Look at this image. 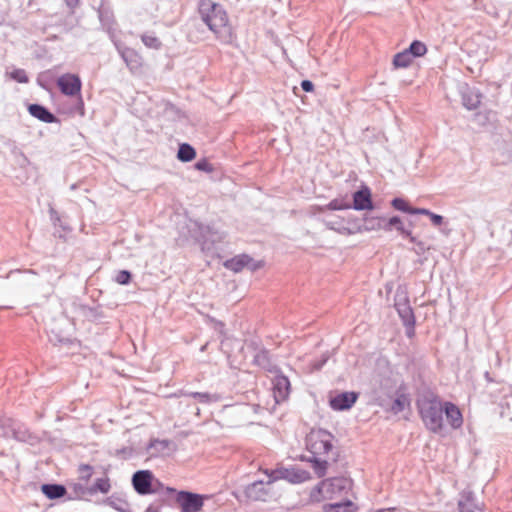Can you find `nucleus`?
I'll return each mask as SVG.
<instances>
[{
	"label": "nucleus",
	"mask_w": 512,
	"mask_h": 512,
	"mask_svg": "<svg viewBox=\"0 0 512 512\" xmlns=\"http://www.w3.org/2000/svg\"><path fill=\"white\" fill-rule=\"evenodd\" d=\"M380 221L383 222V224L379 222L378 226L386 232L396 229L403 237L408 238L411 243L416 242V238L412 235L411 229L404 226V223L399 216H392L388 220L381 219Z\"/></svg>",
	"instance_id": "obj_10"
},
{
	"label": "nucleus",
	"mask_w": 512,
	"mask_h": 512,
	"mask_svg": "<svg viewBox=\"0 0 512 512\" xmlns=\"http://www.w3.org/2000/svg\"><path fill=\"white\" fill-rule=\"evenodd\" d=\"M328 459H330L329 456H327V459H322L321 456H312L309 459V462L312 463V467L314 469L315 474L319 478L323 477L326 474L327 466H328Z\"/></svg>",
	"instance_id": "obj_28"
},
{
	"label": "nucleus",
	"mask_w": 512,
	"mask_h": 512,
	"mask_svg": "<svg viewBox=\"0 0 512 512\" xmlns=\"http://www.w3.org/2000/svg\"><path fill=\"white\" fill-rule=\"evenodd\" d=\"M10 77L18 83H27L29 81L24 69H14L10 72Z\"/></svg>",
	"instance_id": "obj_37"
},
{
	"label": "nucleus",
	"mask_w": 512,
	"mask_h": 512,
	"mask_svg": "<svg viewBox=\"0 0 512 512\" xmlns=\"http://www.w3.org/2000/svg\"><path fill=\"white\" fill-rule=\"evenodd\" d=\"M195 168L199 171H204V172H212V170H213L212 165L206 159L197 161L195 164Z\"/></svg>",
	"instance_id": "obj_41"
},
{
	"label": "nucleus",
	"mask_w": 512,
	"mask_h": 512,
	"mask_svg": "<svg viewBox=\"0 0 512 512\" xmlns=\"http://www.w3.org/2000/svg\"><path fill=\"white\" fill-rule=\"evenodd\" d=\"M196 156L195 149L188 143H182L179 145L178 152H177V158L181 162H190L192 161Z\"/></svg>",
	"instance_id": "obj_27"
},
{
	"label": "nucleus",
	"mask_w": 512,
	"mask_h": 512,
	"mask_svg": "<svg viewBox=\"0 0 512 512\" xmlns=\"http://www.w3.org/2000/svg\"><path fill=\"white\" fill-rule=\"evenodd\" d=\"M431 212L432 211H430L429 209H426V208H413L412 211H411V214L412 215H426V216H429Z\"/></svg>",
	"instance_id": "obj_44"
},
{
	"label": "nucleus",
	"mask_w": 512,
	"mask_h": 512,
	"mask_svg": "<svg viewBox=\"0 0 512 512\" xmlns=\"http://www.w3.org/2000/svg\"><path fill=\"white\" fill-rule=\"evenodd\" d=\"M310 478V473L304 469L297 467L286 468L285 480L292 484H300Z\"/></svg>",
	"instance_id": "obj_22"
},
{
	"label": "nucleus",
	"mask_w": 512,
	"mask_h": 512,
	"mask_svg": "<svg viewBox=\"0 0 512 512\" xmlns=\"http://www.w3.org/2000/svg\"><path fill=\"white\" fill-rule=\"evenodd\" d=\"M405 402H406V399L405 397L402 395V396H399L397 397L393 403H392V406H391V410L394 412V413H399V412H402L405 408Z\"/></svg>",
	"instance_id": "obj_39"
},
{
	"label": "nucleus",
	"mask_w": 512,
	"mask_h": 512,
	"mask_svg": "<svg viewBox=\"0 0 512 512\" xmlns=\"http://www.w3.org/2000/svg\"><path fill=\"white\" fill-rule=\"evenodd\" d=\"M224 266L235 273L242 271L244 268H248L250 271L254 272L262 267V262L255 261L247 254H240L226 260Z\"/></svg>",
	"instance_id": "obj_8"
},
{
	"label": "nucleus",
	"mask_w": 512,
	"mask_h": 512,
	"mask_svg": "<svg viewBox=\"0 0 512 512\" xmlns=\"http://www.w3.org/2000/svg\"><path fill=\"white\" fill-rule=\"evenodd\" d=\"M411 45L413 48L415 58L424 56L426 54L427 47L423 42L419 40H414L413 42H411Z\"/></svg>",
	"instance_id": "obj_36"
},
{
	"label": "nucleus",
	"mask_w": 512,
	"mask_h": 512,
	"mask_svg": "<svg viewBox=\"0 0 512 512\" xmlns=\"http://www.w3.org/2000/svg\"><path fill=\"white\" fill-rule=\"evenodd\" d=\"M460 93L464 107H466L468 110H474L478 108L482 97L478 89L465 84L461 86Z\"/></svg>",
	"instance_id": "obj_12"
},
{
	"label": "nucleus",
	"mask_w": 512,
	"mask_h": 512,
	"mask_svg": "<svg viewBox=\"0 0 512 512\" xmlns=\"http://www.w3.org/2000/svg\"><path fill=\"white\" fill-rule=\"evenodd\" d=\"M253 363L270 373L278 372V369L272 362L270 353L266 348H260L254 354Z\"/></svg>",
	"instance_id": "obj_18"
},
{
	"label": "nucleus",
	"mask_w": 512,
	"mask_h": 512,
	"mask_svg": "<svg viewBox=\"0 0 512 512\" xmlns=\"http://www.w3.org/2000/svg\"><path fill=\"white\" fill-rule=\"evenodd\" d=\"M49 213L51 220L56 224V222L60 220L58 213L53 208H50Z\"/></svg>",
	"instance_id": "obj_50"
},
{
	"label": "nucleus",
	"mask_w": 512,
	"mask_h": 512,
	"mask_svg": "<svg viewBox=\"0 0 512 512\" xmlns=\"http://www.w3.org/2000/svg\"><path fill=\"white\" fill-rule=\"evenodd\" d=\"M141 39L148 48L158 49L161 45L160 40L154 34H141Z\"/></svg>",
	"instance_id": "obj_34"
},
{
	"label": "nucleus",
	"mask_w": 512,
	"mask_h": 512,
	"mask_svg": "<svg viewBox=\"0 0 512 512\" xmlns=\"http://www.w3.org/2000/svg\"><path fill=\"white\" fill-rule=\"evenodd\" d=\"M443 414L452 428L458 429L463 424V417L460 409L452 402H444Z\"/></svg>",
	"instance_id": "obj_17"
},
{
	"label": "nucleus",
	"mask_w": 512,
	"mask_h": 512,
	"mask_svg": "<svg viewBox=\"0 0 512 512\" xmlns=\"http://www.w3.org/2000/svg\"><path fill=\"white\" fill-rule=\"evenodd\" d=\"M105 503L119 512H131L129 503L120 496L111 495Z\"/></svg>",
	"instance_id": "obj_26"
},
{
	"label": "nucleus",
	"mask_w": 512,
	"mask_h": 512,
	"mask_svg": "<svg viewBox=\"0 0 512 512\" xmlns=\"http://www.w3.org/2000/svg\"><path fill=\"white\" fill-rule=\"evenodd\" d=\"M132 486L139 495L158 493L163 487L150 470H138L132 475Z\"/></svg>",
	"instance_id": "obj_5"
},
{
	"label": "nucleus",
	"mask_w": 512,
	"mask_h": 512,
	"mask_svg": "<svg viewBox=\"0 0 512 512\" xmlns=\"http://www.w3.org/2000/svg\"><path fill=\"white\" fill-rule=\"evenodd\" d=\"M351 488V481L345 477L325 479L316 485L310 492L312 502H321L326 498H333Z\"/></svg>",
	"instance_id": "obj_4"
},
{
	"label": "nucleus",
	"mask_w": 512,
	"mask_h": 512,
	"mask_svg": "<svg viewBox=\"0 0 512 512\" xmlns=\"http://www.w3.org/2000/svg\"><path fill=\"white\" fill-rule=\"evenodd\" d=\"M176 502L181 512H200L204 505V496L182 490L177 492Z\"/></svg>",
	"instance_id": "obj_7"
},
{
	"label": "nucleus",
	"mask_w": 512,
	"mask_h": 512,
	"mask_svg": "<svg viewBox=\"0 0 512 512\" xmlns=\"http://www.w3.org/2000/svg\"><path fill=\"white\" fill-rule=\"evenodd\" d=\"M432 222V224L436 227L440 226L443 224L444 222V218L443 216L439 215V214H436L434 212H431L430 215L428 216Z\"/></svg>",
	"instance_id": "obj_42"
},
{
	"label": "nucleus",
	"mask_w": 512,
	"mask_h": 512,
	"mask_svg": "<svg viewBox=\"0 0 512 512\" xmlns=\"http://www.w3.org/2000/svg\"><path fill=\"white\" fill-rule=\"evenodd\" d=\"M111 40L128 69L132 73L139 71L142 67V57L134 49L117 39L115 34H111Z\"/></svg>",
	"instance_id": "obj_6"
},
{
	"label": "nucleus",
	"mask_w": 512,
	"mask_h": 512,
	"mask_svg": "<svg viewBox=\"0 0 512 512\" xmlns=\"http://www.w3.org/2000/svg\"><path fill=\"white\" fill-rule=\"evenodd\" d=\"M459 512H475L478 509L472 493H468L458 502Z\"/></svg>",
	"instance_id": "obj_30"
},
{
	"label": "nucleus",
	"mask_w": 512,
	"mask_h": 512,
	"mask_svg": "<svg viewBox=\"0 0 512 512\" xmlns=\"http://www.w3.org/2000/svg\"><path fill=\"white\" fill-rule=\"evenodd\" d=\"M267 483L258 480L249 484L245 488V495L252 501H266L269 497V490L266 488Z\"/></svg>",
	"instance_id": "obj_16"
},
{
	"label": "nucleus",
	"mask_w": 512,
	"mask_h": 512,
	"mask_svg": "<svg viewBox=\"0 0 512 512\" xmlns=\"http://www.w3.org/2000/svg\"><path fill=\"white\" fill-rule=\"evenodd\" d=\"M419 246V249L424 250L423 244L421 242H415Z\"/></svg>",
	"instance_id": "obj_54"
},
{
	"label": "nucleus",
	"mask_w": 512,
	"mask_h": 512,
	"mask_svg": "<svg viewBox=\"0 0 512 512\" xmlns=\"http://www.w3.org/2000/svg\"><path fill=\"white\" fill-rule=\"evenodd\" d=\"M57 85L64 95L75 96L80 94L82 83L79 76L67 73L57 79Z\"/></svg>",
	"instance_id": "obj_9"
},
{
	"label": "nucleus",
	"mask_w": 512,
	"mask_h": 512,
	"mask_svg": "<svg viewBox=\"0 0 512 512\" xmlns=\"http://www.w3.org/2000/svg\"><path fill=\"white\" fill-rule=\"evenodd\" d=\"M98 16L104 32H114L116 30V22L113 12L108 8H100Z\"/></svg>",
	"instance_id": "obj_21"
},
{
	"label": "nucleus",
	"mask_w": 512,
	"mask_h": 512,
	"mask_svg": "<svg viewBox=\"0 0 512 512\" xmlns=\"http://www.w3.org/2000/svg\"><path fill=\"white\" fill-rule=\"evenodd\" d=\"M406 327V335L411 338L415 334V324L410 325H404Z\"/></svg>",
	"instance_id": "obj_49"
},
{
	"label": "nucleus",
	"mask_w": 512,
	"mask_h": 512,
	"mask_svg": "<svg viewBox=\"0 0 512 512\" xmlns=\"http://www.w3.org/2000/svg\"><path fill=\"white\" fill-rule=\"evenodd\" d=\"M29 113L44 123H56L58 118L45 106L41 104H30L28 106Z\"/></svg>",
	"instance_id": "obj_19"
},
{
	"label": "nucleus",
	"mask_w": 512,
	"mask_h": 512,
	"mask_svg": "<svg viewBox=\"0 0 512 512\" xmlns=\"http://www.w3.org/2000/svg\"><path fill=\"white\" fill-rule=\"evenodd\" d=\"M248 347L249 348H252L254 350V352L256 353L261 347L259 346V344L256 342V341H251L249 344H248Z\"/></svg>",
	"instance_id": "obj_52"
},
{
	"label": "nucleus",
	"mask_w": 512,
	"mask_h": 512,
	"mask_svg": "<svg viewBox=\"0 0 512 512\" xmlns=\"http://www.w3.org/2000/svg\"><path fill=\"white\" fill-rule=\"evenodd\" d=\"M290 393V381L283 374H277L273 379V394L275 401L280 403L287 399Z\"/></svg>",
	"instance_id": "obj_13"
},
{
	"label": "nucleus",
	"mask_w": 512,
	"mask_h": 512,
	"mask_svg": "<svg viewBox=\"0 0 512 512\" xmlns=\"http://www.w3.org/2000/svg\"><path fill=\"white\" fill-rule=\"evenodd\" d=\"M358 399L356 392H341L330 399V406L335 411L350 409Z\"/></svg>",
	"instance_id": "obj_11"
},
{
	"label": "nucleus",
	"mask_w": 512,
	"mask_h": 512,
	"mask_svg": "<svg viewBox=\"0 0 512 512\" xmlns=\"http://www.w3.org/2000/svg\"><path fill=\"white\" fill-rule=\"evenodd\" d=\"M301 88L305 92H312L314 89V84L310 80H302L301 81Z\"/></svg>",
	"instance_id": "obj_43"
},
{
	"label": "nucleus",
	"mask_w": 512,
	"mask_h": 512,
	"mask_svg": "<svg viewBox=\"0 0 512 512\" xmlns=\"http://www.w3.org/2000/svg\"><path fill=\"white\" fill-rule=\"evenodd\" d=\"M145 512H160L157 507H154L153 505H150L146 508Z\"/></svg>",
	"instance_id": "obj_53"
},
{
	"label": "nucleus",
	"mask_w": 512,
	"mask_h": 512,
	"mask_svg": "<svg viewBox=\"0 0 512 512\" xmlns=\"http://www.w3.org/2000/svg\"><path fill=\"white\" fill-rule=\"evenodd\" d=\"M413 60L408 54L401 51L394 55L392 65L394 69L408 68L413 63Z\"/></svg>",
	"instance_id": "obj_29"
},
{
	"label": "nucleus",
	"mask_w": 512,
	"mask_h": 512,
	"mask_svg": "<svg viewBox=\"0 0 512 512\" xmlns=\"http://www.w3.org/2000/svg\"><path fill=\"white\" fill-rule=\"evenodd\" d=\"M92 471H93V468L90 465L82 464L79 466L80 478L82 480H85V481L89 480L90 477L92 476Z\"/></svg>",
	"instance_id": "obj_40"
},
{
	"label": "nucleus",
	"mask_w": 512,
	"mask_h": 512,
	"mask_svg": "<svg viewBox=\"0 0 512 512\" xmlns=\"http://www.w3.org/2000/svg\"><path fill=\"white\" fill-rule=\"evenodd\" d=\"M421 419L427 429L438 433L443 428L444 403L434 393H427L417 400Z\"/></svg>",
	"instance_id": "obj_1"
},
{
	"label": "nucleus",
	"mask_w": 512,
	"mask_h": 512,
	"mask_svg": "<svg viewBox=\"0 0 512 512\" xmlns=\"http://www.w3.org/2000/svg\"><path fill=\"white\" fill-rule=\"evenodd\" d=\"M132 274L128 270H121L117 273L115 281L121 285H127L131 282Z\"/></svg>",
	"instance_id": "obj_38"
},
{
	"label": "nucleus",
	"mask_w": 512,
	"mask_h": 512,
	"mask_svg": "<svg viewBox=\"0 0 512 512\" xmlns=\"http://www.w3.org/2000/svg\"><path fill=\"white\" fill-rule=\"evenodd\" d=\"M351 208L358 211L371 210L373 208L371 191L367 186H363L353 194V204Z\"/></svg>",
	"instance_id": "obj_14"
},
{
	"label": "nucleus",
	"mask_w": 512,
	"mask_h": 512,
	"mask_svg": "<svg viewBox=\"0 0 512 512\" xmlns=\"http://www.w3.org/2000/svg\"><path fill=\"white\" fill-rule=\"evenodd\" d=\"M326 208L329 210H346L351 208V204L344 200L333 199L327 204Z\"/></svg>",
	"instance_id": "obj_35"
},
{
	"label": "nucleus",
	"mask_w": 512,
	"mask_h": 512,
	"mask_svg": "<svg viewBox=\"0 0 512 512\" xmlns=\"http://www.w3.org/2000/svg\"><path fill=\"white\" fill-rule=\"evenodd\" d=\"M391 205L394 209L407 214H411V211L413 209V207H411L405 199L400 197L394 198L391 201Z\"/></svg>",
	"instance_id": "obj_33"
},
{
	"label": "nucleus",
	"mask_w": 512,
	"mask_h": 512,
	"mask_svg": "<svg viewBox=\"0 0 512 512\" xmlns=\"http://www.w3.org/2000/svg\"><path fill=\"white\" fill-rule=\"evenodd\" d=\"M70 13H73L74 9L79 5L80 0H64Z\"/></svg>",
	"instance_id": "obj_45"
},
{
	"label": "nucleus",
	"mask_w": 512,
	"mask_h": 512,
	"mask_svg": "<svg viewBox=\"0 0 512 512\" xmlns=\"http://www.w3.org/2000/svg\"><path fill=\"white\" fill-rule=\"evenodd\" d=\"M171 445L170 440H160V439H154L151 440L150 443L147 446V452L151 457H158L160 455H163L166 450L169 449Z\"/></svg>",
	"instance_id": "obj_23"
},
{
	"label": "nucleus",
	"mask_w": 512,
	"mask_h": 512,
	"mask_svg": "<svg viewBox=\"0 0 512 512\" xmlns=\"http://www.w3.org/2000/svg\"><path fill=\"white\" fill-rule=\"evenodd\" d=\"M111 488L110 481L108 478H98L92 487H90L89 492L91 494L96 492L108 493Z\"/></svg>",
	"instance_id": "obj_31"
},
{
	"label": "nucleus",
	"mask_w": 512,
	"mask_h": 512,
	"mask_svg": "<svg viewBox=\"0 0 512 512\" xmlns=\"http://www.w3.org/2000/svg\"><path fill=\"white\" fill-rule=\"evenodd\" d=\"M198 10L203 22L212 32L226 27L228 15L220 4L212 0H200Z\"/></svg>",
	"instance_id": "obj_2"
},
{
	"label": "nucleus",
	"mask_w": 512,
	"mask_h": 512,
	"mask_svg": "<svg viewBox=\"0 0 512 512\" xmlns=\"http://www.w3.org/2000/svg\"><path fill=\"white\" fill-rule=\"evenodd\" d=\"M395 308L401 318L403 325L415 324V315L406 296L396 299Z\"/></svg>",
	"instance_id": "obj_15"
},
{
	"label": "nucleus",
	"mask_w": 512,
	"mask_h": 512,
	"mask_svg": "<svg viewBox=\"0 0 512 512\" xmlns=\"http://www.w3.org/2000/svg\"><path fill=\"white\" fill-rule=\"evenodd\" d=\"M333 439L334 436L324 429L313 430L306 437V446L312 456H329L331 454V459L335 462L338 454L333 451Z\"/></svg>",
	"instance_id": "obj_3"
},
{
	"label": "nucleus",
	"mask_w": 512,
	"mask_h": 512,
	"mask_svg": "<svg viewBox=\"0 0 512 512\" xmlns=\"http://www.w3.org/2000/svg\"><path fill=\"white\" fill-rule=\"evenodd\" d=\"M41 492L50 500H56L67 494V489L62 484L47 483L41 485Z\"/></svg>",
	"instance_id": "obj_20"
},
{
	"label": "nucleus",
	"mask_w": 512,
	"mask_h": 512,
	"mask_svg": "<svg viewBox=\"0 0 512 512\" xmlns=\"http://www.w3.org/2000/svg\"><path fill=\"white\" fill-rule=\"evenodd\" d=\"M264 473L268 476L267 484H271L277 480H285L286 468L281 467L274 470H265Z\"/></svg>",
	"instance_id": "obj_32"
},
{
	"label": "nucleus",
	"mask_w": 512,
	"mask_h": 512,
	"mask_svg": "<svg viewBox=\"0 0 512 512\" xmlns=\"http://www.w3.org/2000/svg\"><path fill=\"white\" fill-rule=\"evenodd\" d=\"M167 491H168V492H176V490H175V489H173V488H167Z\"/></svg>",
	"instance_id": "obj_55"
},
{
	"label": "nucleus",
	"mask_w": 512,
	"mask_h": 512,
	"mask_svg": "<svg viewBox=\"0 0 512 512\" xmlns=\"http://www.w3.org/2000/svg\"><path fill=\"white\" fill-rule=\"evenodd\" d=\"M234 34H218V39L222 42L231 43Z\"/></svg>",
	"instance_id": "obj_47"
},
{
	"label": "nucleus",
	"mask_w": 512,
	"mask_h": 512,
	"mask_svg": "<svg viewBox=\"0 0 512 512\" xmlns=\"http://www.w3.org/2000/svg\"><path fill=\"white\" fill-rule=\"evenodd\" d=\"M357 506L351 500L323 505V512H354Z\"/></svg>",
	"instance_id": "obj_24"
},
{
	"label": "nucleus",
	"mask_w": 512,
	"mask_h": 512,
	"mask_svg": "<svg viewBox=\"0 0 512 512\" xmlns=\"http://www.w3.org/2000/svg\"><path fill=\"white\" fill-rule=\"evenodd\" d=\"M213 322L215 330H217L221 334H224L225 324L222 321L218 320H213Z\"/></svg>",
	"instance_id": "obj_48"
},
{
	"label": "nucleus",
	"mask_w": 512,
	"mask_h": 512,
	"mask_svg": "<svg viewBox=\"0 0 512 512\" xmlns=\"http://www.w3.org/2000/svg\"><path fill=\"white\" fill-rule=\"evenodd\" d=\"M184 396L197 399L202 404L216 403L221 400V396L217 393L208 392H183Z\"/></svg>",
	"instance_id": "obj_25"
},
{
	"label": "nucleus",
	"mask_w": 512,
	"mask_h": 512,
	"mask_svg": "<svg viewBox=\"0 0 512 512\" xmlns=\"http://www.w3.org/2000/svg\"><path fill=\"white\" fill-rule=\"evenodd\" d=\"M402 52L408 54V56H410L411 58L415 59L413 48H412L411 44L409 45L408 48L404 49Z\"/></svg>",
	"instance_id": "obj_51"
},
{
	"label": "nucleus",
	"mask_w": 512,
	"mask_h": 512,
	"mask_svg": "<svg viewBox=\"0 0 512 512\" xmlns=\"http://www.w3.org/2000/svg\"><path fill=\"white\" fill-rule=\"evenodd\" d=\"M328 360V356H324L320 361H316L313 364L315 370H320Z\"/></svg>",
	"instance_id": "obj_46"
}]
</instances>
